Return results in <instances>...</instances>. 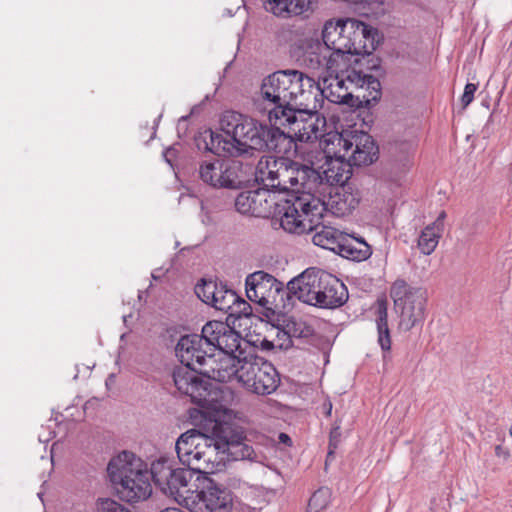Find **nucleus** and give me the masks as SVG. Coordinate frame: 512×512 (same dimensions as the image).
Here are the masks:
<instances>
[{"mask_svg":"<svg viewBox=\"0 0 512 512\" xmlns=\"http://www.w3.org/2000/svg\"><path fill=\"white\" fill-rule=\"evenodd\" d=\"M223 134L208 131L209 142L204 139L205 149L223 156L237 157L249 150L274 151L286 154L291 141L279 127L259 122L246 115L229 111L220 120Z\"/></svg>","mask_w":512,"mask_h":512,"instance_id":"1","label":"nucleus"},{"mask_svg":"<svg viewBox=\"0 0 512 512\" xmlns=\"http://www.w3.org/2000/svg\"><path fill=\"white\" fill-rule=\"evenodd\" d=\"M313 93L320 96L318 89H314V78L294 69L276 71L264 78L261 85L264 101L273 106L268 112L270 122L286 117L288 110L297 107L315 109Z\"/></svg>","mask_w":512,"mask_h":512,"instance_id":"2","label":"nucleus"},{"mask_svg":"<svg viewBox=\"0 0 512 512\" xmlns=\"http://www.w3.org/2000/svg\"><path fill=\"white\" fill-rule=\"evenodd\" d=\"M328 74L323 78V86L314 79V89L320 92V96H315V109L322 107L324 98L351 108H370L381 98L380 81L370 74L355 68Z\"/></svg>","mask_w":512,"mask_h":512,"instance_id":"3","label":"nucleus"},{"mask_svg":"<svg viewBox=\"0 0 512 512\" xmlns=\"http://www.w3.org/2000/svg\"><path fill=\"white\" fill-rule=\"evenodd\" d=\"M322 39L342 67L350 56H362V60L370 56L378 44V31L353 18L329 20L324 25Z\"/></svg>","mask_w":512,"mask_h":512,"instance_id":"4","label":"nucleus"},{"mask_svg":"<svg viewBox=\"0 0 512 512\" xmlns=\"http://www.w3.org/2000/svg\"><path fill=\"white\" fill-rule=\"evenodd\" d=\"M217 377L223 383L236 380L247 392L260 396L272 394L280 385L274 365L254 354L224 358V369Z\"/></svg>","mask_w":512,"mask_h":512,"instance_id":"5","label":"nucleus"},{"mask_svg":"<svg viewBox=\"0 0 512 512\" xmlns=\"http://www.w3.org/2000/svg\"><path fill=\"white\" fill-rule=\"evenodd\" d=\"M216 423H219V419L205 418L200 429H190L177 439V457L189 470L208 474L221 466V458L217 451L218 437L214 435Z\"/></svg>","mask_w":512,"mask_h":512,"instance_id":"6","label":"nucleus"},{"mask_svg":"<svg viewBox=\"0 0 512 512\" xmlns=\"http://www.w3.org/2000/svg\"><path fill=\"white\" fill-rule=\"evenodd\" d=\"M107 472L118 496L126 502L145 500L152 493L151 470L132 452L122 451L113 457Z\"/></svg>","mask_w":512,"mask_h":512,"instance_id":"7","label":"nucleus"},{"mask_svg":"<svg viewBox=\"0 0 512 512\" xmlns=\"http://www.w3.org/2000/svg\"><path fill=\"white\" fill-rule=\"evenodd\" d=\"M325 203L312 194L290 195L289 198L275 201L273 224H279L284 231L292 234L312 232L323 216Z\"/></svg>","mask_w":512,"mask_h":512,"instance_id":"8","label":"nucleus"},{"mask_svg":"<svg viewBox=\"0 0 512 512\" xmlns=\"http://www.w3.org/2000/svg\"><path fill=\"white\" fill-rule=\"evenodd\" d=\"M324 142L325 154L347 158L354 166L372 164L378 157V147L373 138L363 131L329 133Z\"/></svg>","mask_w":512,"mask_h":512,"instance_id":"9","label":"nucleus"},{"mask_svg":"<svg viewBox=\"0 0 512 512\" xmlns=\"http://www.w3.org/2000/svg\"><path fill=\"white\" fill-rule=\"evenodd\" d=\"M319 109L309 107H297L288 110L287 116L274 122L275 125L287 127L285 136L289 137L291 146L295 141L312 142L321 138L320 146L324 150L326 118L318 112Z\"/></svg>","mask_w":512,"mask_h":512,"instance_id":"10","label":"nucleus"},{"mask_svg":"<svg viewBox=\"0 0 512 512\" xmlns=\"http://www.w3.org/2000/svg\"><path fill=\"white\" fill-rule=\"evenodd\" d=\"M175 354L181 364L215 381L224 369V358L216 360L197 334L182 336L175 347Z\"/></svg>","mask_w":512,"mask_h":512,"instance_id":"11","label":"nucleus"},{"mask_svg":"<svg viewBox=\"0 0 512 512\" xmlns=\"http://www.w3.org/2000/svg\"><path fill=\"white\" fill-rule=\"evenodd\" d=\"M151 476L155 486L163 494L180 504L189 505L192 498L188 495L191 492L189 488V482L192 479L191 470L176 467L173 459L161 456L152 462Z\"/></svg>","mask_w":512,"mask_h":512,"instance_id":"12","label":"nucleus"},{"mask_svg":"<svg viewBox=\"0 0 512 512\" xmlns=\"http://www.w3.org/2000/svg\"><path fill=\"white\" fill-rule=\"evenodd\" d=\"M396 313L399 315V329L409 331L423 322L426 292L422 288L409 286L404 280L397 279L390 288Z\"/></svg>","mask_w":512,"mask_h":512,"instance_id":"13","label":"nucleus"},{"mask_svg":"<svg viewBox=\"0 0 512 512\" xmlns=\"http://www.w3.org/2000/svg\"><path fill=\"white\" fill-rule=\"evenodd\" d=\"M248 299L264 308H285V297L288 299L287 287L273 275L263 271L249 274L245 280Z\"/></svg>","mask_w":512,"mask_h":512,"instance_id":"14","label":"nucleus"},{"mask_svg":"<svg viewBox=\"0 0 512 512\" xmlns=\"http://www.w3.org/2000/svg\"><path fill=\"white\" fill-rule=\"evenodd\" d=\"M296 163L289 158L263 156L256 167V180L261 182L266 189L281 192H292Z\"/></svg>","mask_w":512,"mask_h":512,"instance_id":"15","label":"nucleus"},{"mask_svg":"<svg viewBox=\"0 0 512 512\" xmlns=\"http://www.w3.org/2000/svg\"><path fill=\"white\" fill-rule=\"evenodd\" d=\"M214 435L218 437V456L221 458V465L229 459L233 460H254L256 453L252 446L245 443V435L241 429L221 421L214 424Z\"/></svg>","mask_w":512,"mask_h":512,"instance_id":"16","label":"nucleus"},{"mask_svg":"<svg viewBox=\"0 0 512 512\" xmlns=\"http://www.w3.org/2000/svg\"><path fill=\"white\" fill-rule=\"evenodd\" d=\"M187 505L191 512H230L233 507L232 492L209 477L202 480L201 488Z\"/></svg>","mask_w":512,"mask_h":512,"instance_id":"17","label":"nucleus"},{"mask_svg":"<svg viewBox=\"0 0 512 512\" xmlns=\"http://www.w3.org/2000/svg\"><path fill=\"white\" fill-rule=\"evenodd\" d=\"M199 178L213 188L237 189L241 186L242 165L238 161L213 159L199 166Z\"/></svg>","mask_w":512,"mask_h":512,"instance_id":"18","label":"nucleus"},{"mask_svg":"<svg viewBox=\"0 0 512 512\" xmlns=\"http://www.w3.org/2000/svg\"><path fill=\"white\" fill-rule=\"evenodd\" d=\"M327 272L317 268H308L287 283L288 299L295 296L301 302L316 306Z\"/></svg>","mask_w":512,"mask_h":512,"instance_id":"19","label":"nucleus"},{"mask_svg":"<svg viewBox=\"0 0 512 512\" xmlns=\"http://www.w3.org/2000/svg\"><path fill=\"white\" fill-rule=\"evenodd\" d=\"M302 63L307 69L318 73H334L341 69L326 42L318 38L305 39L303 42Z\"/></svg>","mask_w":512,"mask_h":512,"instance_id":"20","label":"nucleus"},{"mask_svg":"<svg viewBox=\"0 0 512 512\" xmlns=\"http://www.w3.org/2000/svg\"><path fill=\"white\" fill-rule=\"evenodd\" d=\"M274 204L275 198L266 188L241 192L235 199V208L239 213L254 217H269Z\"/></svg>","mask_w":512,"mask_h":512,"instance_id":"21","label":"nucleus"},{"mask_svg":"<svg viewBox=\"0 0 512 512\" xmlns=\"http://www.w3.org/2000/svg\"><path fill=\"white\" fill-rule=\"evenodd\" d=\"M195 292L204 303L226 313H228L238 301V295L233 290L213 280H202V283L195 287Z\"/></svg>","mask_w":512,"mask_h":512,"instance_id":"22","label":"nucleus"},{"mask_svg":"<svg viewBox=\"0 0 512 512\" xmlns=\"http://www.w3.org/2000/svg\"><path fill=\"white\" fill-rule=\"evenodd\" d=\"M265 11L281 18H307L317 8V0H262Z\"/></svg>","mask_w":512,"mask_h":512,"instance_id":"23","label":"nucleus"},{"mask_svg":"<svg viewBox=\"0 0 512 512\" xmlns=\"http://www.w3.org/2000/svg\"><path fill=\"white\" fill-rule=\"evenodd\" d=\"M323 277L325 278L324 284L315 307L334 309L344 305L349 297L347 287L328 272Z\"/></svg>","mask_w":512,"mask_h":512,"instance_id":"24","label":"nucleus"},{"mask_svg":"<svg viewBox=\"0 0 512 512\" xmlns=\"http://www.w3.org/2000/svg\"><path fill=\"white\" fill-rule=\"evenodd\" d=\"M360 192L351 185L338 186L327 202L329 210L337 217L346 216L358 206L360 202Z\"/></svg>","mask_w":512,"mask_h":512,"instance_id":"25","label":"nucleus"},{"mask_svg":"<svg viewBox=\"0 0 512 512\" xmlns=\"http://www.w3.org/2000/svg\"><path fill=\"white\" fill-rule=\"evenodd\" d=\"M196 371L183 365L174 369L172 377L179 392L190 396L193 400L201 399L206 390L204 382L196 375Z\"/></svg>","mask_w":512,"mask_h":512,"instance_id":"26","label":"nucleus"},{"mask_svg":"<svg viewBox=\"0 0 512 512\" xmlns=\"http://www.w3.org/2000/svg\"><path fill=\"white\" fill-rule=\"evenodd\" d=\"M338 254L353 261H364L372 254L370 245L363 239L344 234Z\"/></svg>","mask_w":512,"mask_h":512,"instance_id":"27","label":"nucleus"},{"mask_svg":"<svg viewBox=\"0 0 512 512\" xmlns=\"http://www.w3.org/2000/svg\"><path fill=\"white\" fill-rule=\"evenodd\" d=\"M331 160L327 164V168L324 170V176L328 183L331 185L346 186L350 179L351 162L347 161V158L337 157L336 155H328Z\"/></svg>","mask_w":512,"mask_h":512,"instance_id":"28","label":"nucleus"},{"mask_svg":"<svg viewBox=\"0 0 512 512\" xmlns=\"http://www.w3.org/2000/svg\"><path fill=\"white\" fill-rule=\"evenodd\" d=\"M294 177L297 178V182L293 183L291 195L312 194V190L316 188L320 180V175L315 169L299 163H296Z\"/></svg>","mask_w":512,"mask_h":512,"instance_id":"29","label":"nucleus"},{"mask_svg":"<svg viewBox=\"0 0 512 512\" xmlns=\"http://www.w3.org/2000/svg\"><path fill=\"white\" fill-rule=\"evenodd\" d=\"M320 220L317 221L315 233L312 237V241L315 245L320 246L324 249L338 253L343 236L345 233L329 226L319 227Z\"/></svg>","mask_w":512,"mask_h":512,"instance_id":"30","label":"nucleus"},{"mask_svg":"<svg viewBox=\"0 0 512 512\" xmlns=\"http://www.w3.org/2000/svg\"><path fill=\"white\" fill-rule=\"evenodd\" d=\"M241 341L240 334L227 324L226 329L222 332L219 344H216L215 350L224 353L222 358L237 357L240 356V353H242V356L247 355L241 349Z\"/></svg>","mask_w":512,"mask_h":512,"instance_id":"31","label":"nucleus"},{"mask_svg":"<svg viewBox=\"0 0 512 512\" xmlns=\"http://www.w3.org/2000/svg\"><path fill=\"white\" fill-rule=\"evenodd\" d=\"M376 326L378 332V344L384 352L390 351L391 337L388 327L387 303L385 300H380L377 303Z\"/></svg>","mask_w":512,"mask_h":512,"instance_id":"32","label":"nucleus"},{"mask_svg":"<svg viewBox=\"0 0 512 512\" xmlns=\"http://www.w3.org/2000/svg\"><path fill=\"white\" fill-rule=\"evenodd\" d=\"M442 235V227L438 223L426 226L418 239V248L424 255H430L437 247Z\"/></svg>","mask_w":512,"mask_h":512,"instance_id":"33","label":"nucleus"},{"mask_svg":"<svg viewBox=\"0 0 512 512\" xmlns=\"http://www.w3.org/2000/svg\"><path fill=\"white\" fill-rule=\"evenodd\" d=\"M226 323L222 321H209L207 322L201 331V337L204 340L205 346L214 354L216 344H219V340L222 336V332L226 329Z\"/></svg>","mask_w":512,"mask_h":512,"instance_id":"34","label":"nucleus"},{"mask_svg":"<svg viewBox=\"0 0 512 512\" xmlns=\"http://www.w3.org/2000/svg\"><path fill=\"white\" fill-rule=\"evenodd\" d=\"M285 330L292 340V338H307L312 335V328L306 322L300 319H289L286 322Z\"/></svg>","mask_w":512,"mask_h":512,"instance_id":"35","label":"nucleus"},{"mask_svg":"<svg viewBox=\"0 0 512 512\" xmlns=\"http://www.w3.org/2000/svg\"><path fill=\"white\" fill-rule=\"evenodd\" d=\"M331 492L328 488H320L311 496L308 502V512H320L330 502Z\"/></svg>","mask_w":512,"mask_h":512,"instance_id":"36","label":"nucleus"},{"mask_svg":"<svg viewBox=\"0 0 512 512\" xmlns=\"http://www.w3.org/2000/svg\"><path fill=\"white\" fill-rule=\"evenodd\" d=\"M271 333L274 335L272 341L275 350H286L292 346V340L289 338L285 328L272 327Z\"/></svg>","mask_w":512,"mask_h":512,"instance_id":"37","label":"nucleus"},{"mask_svg":"<svg viewBox=\"0 0 512 512\" xmlns=\"http://www.w3.org/2000/svg\"><path fill=\"white\" fill-rule=\"evenodd\" d=\"M99 512H131L128 508L112 499H101L98 503Z\"/></svg>","mask_w":512,"mask_h":512,"instance_id":"38","label":"nucleus"},{"mask_svg":"<svg viewBox=\"0 0 512 512\" xmlns=\"http://www.w3.org/2000/svg\"><path fill=\"white\" fill-rule=\"evenodd\" d=\"M478 88L477 84L467 83L464 92L461 97V103L463 108H466L474 99V94Z\"/></svg>","mask_w":512,"mask_h":512,"instance_id":"39","label":"nucleus"},{"mask_svg":"<svg viewBox=\"0 0 512 512\" xmlns=\"http://www.w3.org/2000/svg\"><path fill=\"white\" fill-rule=\"evenodd\" d=\"M228 313L230 315L239 314L249 316L251 315V306L245 300L240 299L238 297L237 303H235V306L232 309H230Z\"/></svg>","mask_w":512,"mask_h":512,"instance_id":"40","label":"nucleus"},{"mask_svg":"<svg viewBox=\"0 0 512 512\" xmlns=\"http://www.w3.org/2000/svg\"><path fill=\"white\" fill-rule=\"evenodd\" d=\"M263 352H272L275 350L272 339H269L268 336H264L261 338L260 346L258 347Z\"/></svg>","mask_w":512,"mask_h":512,"instance_id":"41","label":"nucleus"},{"mask_svg":"<svg viewBox=\"0 0 512 512\" xmlns=\"http://www.w3.org/2000/svg\"><path fill=\"white\" fill-rule=\"evenodd\" d=\"M263 337L264 336H262L260 334H249L246 336V338H247L246 341L253 347L258 348L261 343V338H263Z\"/></svg>","mask_w":512,"mask_h":512,"instance_id":"42","label":"nucleus"},{"mask_svg":"<svg viewBox=\"0 0 512 512\" xmlns=\"http://www.w3.org/2000/svg\"><path fill=\"white\" fill-rule=\"evenodd\" d=\"M495 454L499 458H503L504 460L508 459L510 456L509 450L504 448L502 445H497L495 447Z\"/></svg>","mask_w":512,"mask_h":512,"instance_id":"43","label":"nucleus"},{"mask_svg":"<svg viewBox=\"0 0 512 512\" xmlns=\"http://www.w3.org/2000/svg\"><path fill=\"white\" fill-rule=\"evenodd\" d=\"M279 442L287 446L292 444L291 438L286 433H280L278 436Z\"/></svg>","mask_w":512,"mask_h":512,"instance_id":"44","label":"nucleus"},{"mask_svg":"<svg viewBox=\"0 0 512 512\" xmlns=\"http://www.w3.org/2000/svg\"><path fill=\"white\" fill-rule=\"evenodd\" d=\"M446 217V213L444 211H442L439 216L437 217V219L433 222V223H438L440 224V226L442 227V231L444 230V224H443V220L445 219Z\"/></svg>","mask_w":512,"mask_h":512,"instance_id":"45","label":"nucleus"},{"mask_svg":"<svg viewBox=\"0 0 512 512\" xmlns=\"http://www.w3.org/2000/svg\"><path fill=\"white\" fill-rule=\"evenodd\" d=\"M339 435V427H335L333 428V430L331 431V434H330V441L332 442L334 440V438Z\"/></svg>","mask_w":512,"mask_h":512,"instance_id":"46","label":"nucleus"},{"mask_svg":"<svg viewBox=\"0 0 512 512\" xmlns=\"http://www.w3.org/2000/svg\"><path fill=\"white\" fill-rule=\"evenodd\" d=\"M160 512H182L180 509L177 508H167L165 510H162Z\"/></svg>","mask_w":512,"mask_h":512,"instance_id":"47","label":"nucleus"},{"mask_svg":"<svg viewBox=\"0 0 512 512\" xmlns=\"http://www.w3.org/2000/svg\"><path fill=\"white\" fill-rule=\"evenodd\" d=\"M331 410H332V404L329 402L328 403V408L326 409V414L329 416L331 414Z\"/></svg>","mask_w":512,"mask_h":512,"instance_id":"48","label":"nucleus"},{"mask_svg":"<svg viewBox=\"0 0 512 512\" xmlns=\"http://www.w3.org/2000/svg\"><path fill=\"white\" fill-rule=\"evenodd\" d=\"M509 433H510V435L512 436V426H511V427H510V429H509Z\"/></svg>","mask_w":512,"mask_h":512,"instance_id":"49","label":"nucleus"}]
</instances>
